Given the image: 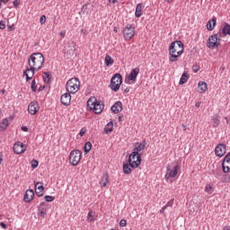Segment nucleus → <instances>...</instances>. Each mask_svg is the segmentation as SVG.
Returning <instances> with one entry per match:
<instances>
[{
    "label": "nucleus",
    "instance_id": "79ce46f5",
    "mask_svg": "<svg viewBox=\"0 0 230 230\" xmlns=\"http://www.w3.org/2000/svg\"><path fill=\"white\" fill-rule=\"evenodd\" d=\"M40 22V24H46V15H41Z\"/></svg>",
    "mask_w": 230,
    "mask_h": 230
},
{
    "label": "nucleus",
    "instance_id": "423d86ee",
    "mask_svg": "<svg viewBox=\"0 0 230 230\" xmlns=\"http://www.w3.org/2000/svg\"><path fill=\"white\" fill-rule=\"evenodd\" d=\"M121 84H123V77L121 74L117 73L113 75L111 79L110 88L111 91H114V93H118V90L121 87Z\"/></svg>",
    "mask_w": 230,
    "mask_h": 230
},
{
    "label": "nucleus",
    "instance_id": "37998d69",
    "mask_svg": "<svg viewBox=\"0 0 230 230\" xmlns=\"http://www.w3.org/2000/svg\"><path fill=\"white\" fill-rule=\"evenodd\" d=\"M19 4H21V2L19 0H14L13 1V6L14 8H17V6H19Z\"/></svg>",
    "mask_w": 230,
    "mask_h": 230
},
{
    "label": "nucleus",
    "instance_id": "cd10ccee",
    "mask_svg": "<svg viewBox=\"0 0 230 230\" xmlns=\"http://www.w3.org/2000/svg\"><path fill=\"white\" fill-rule=\"evenodd\" d=\"M222 35H224V37L230 35V25L229 23H226L225 26L222 29Z\"/></svg>",
    "mask_w": 230,
    "mask_h": 230
},
{
    "label": "nucleus",
    "instance_id": "4468645a",
    "mask_svg": "<svg viewBox=\"0 0 230 230\" xmlns=\"http://www.w3.org/2000/svg\"><path fill=\"white\" fill-rule=\"evenodd\" d=\"M146 146V144L145 142L143 143H136L134 145V149H133V154H136L137 155H141L140 153L143 152V150H145Z\"/></svg>",
    "mask_w": 230,
    "mask_h": 230
},
{
    "label": "nucleus",
    "instance_id": "72a5a7b5",
    "mask_svg": "<svg viewBox=\"0 0 230 230\" xmlns=\"http://www.w3.org/2000/svg\"><path fill=\"white\" fill-rule=\"evenodd\" d=\"M222 182H230V175L229 174H224L222 176Z\"/></svg>",
    "mask_w": 230,
    "mask_h": 230
},
{
    "label": "nucleus",
    "instance_id": "39448f33",
    "mask_svg": "<svg viewBox=\"0 0 230 230\" xmlns=\"http://www.w3.org/2000/svg\"><path fill=\"white\" fill-rule=\"evenodd\" d=\"M179 170H181V166L179 164H175L174 166L167 165L166 167V173H165V179L166 181H170V182H173V179L177 177L179 174Z\"/></svg>",
    "mask_w": 230,
    "mask_h": 230
},
{
    "label": "nucleus",
    "instance_id": "f8f14e48",
    "mask_svg": "<svg viewBox=\"0 0 230 230\" xmlns=\"http://www.w3.org/2000/svg\"><path fill=\"white\" fill-rule=\"evenodd\" d=\"M137 75H139V67L133 68L126 77V80H128V82H136V80H137Z\"/></svg>",
    "mask_w": 230,
    "mask_h": 230
},
{
    "label": "nucleus",
    "instance_id": "5fc2aeb1",
    "mask_svg": "<svg viewBox=\"0 0 230 230\" xmlns=\"http://www.w3.org/2000/svg\"><path fill=\"white\" fill-rule=\"evenodd\" d=\"M113 31L114 33H118V28L114 27Z\"/></svg>",
    "mask_w": 230,
    "mask_h": 230
},
{
    "label": "nucleus",
    "instance_id": "393cba45",
    "mask_svg": "<svg viewBox=\"0 0 230 230\" xmlns=\"http://www.w3.org/2000/svg\"><path fill=\"white\" fill-rule=\"evenodd\" d=\"M10 127V121H8V119H3L0 122V130H6Z\"/></svg>",
    "mask_w": 230,
    "mask_h": 230
},
{
    "label": "nucleus",
    "instance_id": "c756f323",
    "mask_svg": "<svg viewBox=\"0 0 230 230\" xmlns=\"http://www.w3.org/2000/svg\"><path fill=\"white\" fill-rule=\"evenodd\" d=\"M104 64L108 66H112V64H114V59H112L111 56H106L104 59Z\"/></svg>",
    "mask_w": 230,
    "mask_h": 230
},
{
    "label": "nucleus",
    "instance_id": "a878e982",
    "mask_svg": "<svg viewBox=\"0 0 230 230\" xmlns=\"http://www.w3.org/2000/svg\"><path fill=\"white\" fill-rule=\"evenodd\" d=\"M123 172L126 173V175H130V173H132V166H130V164H123Z\"/></svg>",
    "mask_w": 230,
    "mask_h": 230
},
{
    "label": "nucleus",
    "instance_id": "a18cd8bd",
    "mask_svg": "<svg viewBox=\"0 0 230 230\" xmlns=\"http://www.w3.org/2000/svg\"><path fill=\"white\" fill-rule=\"evenodd\" d=\"M168 206H170V202H168L166 204V206L163 207L162 209H161V213H164V209H166V208H168Z\"/></svg>",
    "mask_w": 230,
    "mask_h": 230
},
{
    "label": "nucleus",
    "instance_id": "ddd939ff",
    "mask_svg": "<svg viewBox=\"0 0 230 230\" xmlns=\"http://www.w3.org/2000/svg\"><path fill=\"white\" fill-rule=\"evenodd\" d=\"M226 145L219 144L215 148V154L217 157H224V155H226Z\"/></svg>",
    "mask_w": 230,
    "mask_h": 230
},
{
    "label": "nucleus",
    "instance_id": "bf43d9fd",
    "mask_svg": "<svg viewBox=\"0 0 230 230\" xmlns=\"http://www.w3.org/2000/svg\"><path fill=\"white\" fill-rule=\"evenodd\" d=\"M196 107H197V108L200 107V102H197V103H196Z\"/></svg>",
    "mask_w": 230,
    "mask_h": 230
},
{
    "label": "nucleus",
    "instance_id": "4be33fe9",
    "mask_svg": "<svg viewBox=\"0 0 230 230\" xmlns=\"http://www.w3.org/2000/svg\"><path fill=\"white\" fill-rule=\"evenodd\" d=\"M35 190H36V195H38V197H42V192L44 191V185L42 184V182L39 181L35 184Z\"/></svg>",
    "mask_w": 230,
    "mask_h": 230
},
{
    "label": "nucleus",
    "instance_id": "9d476101",
    "mask_svg": "<svg viewBox=\"0 0 230 230\" xmlns=\"http://www.w3.org/2000/svg\"><path fill=\"white\" fill-rule=\"evenodd\" d=\"M128 164L134 170H136V168H139V165L141 164V155L131 153L128 156Z\"/></svg>",
    "mask_w": 230,
    "mask_h": 230
},
{
    "label": "nucleus",
    "instance_id": "c03bdc74",
    "mask_svg": "<svg viewBox=\"0 0 230 230\" xmlns=\"http://www.w3.org/2000/svg\"><path fill=\"white\" fill-rule=\"evenodd\" d=\"M4 28H6L4 22H0V30H4Z\"/></svg>",
    "mask_w": 230,
    "mask_h": 230
},
{
    "label": "nucleus",
    "instance_id": "7ed1b4c3",
    "mask_svg": "<svg viewBox=\"0 0 230 230\" xmlns=\"http://www.w3.org/2000/svg\"><path fill=\"white\" fill-rule=\"evenodd\" d=\"M87 107L94 112V114H102V112H103V109H105L103 102L98 101L96 97H91L87 101Z\"/></svg>",
    "mask_w": 230,
    "mask_h": 230
},
{
    "label": "nucleus",
    "instance_id": "052dcab7",
    "mask_svg": "<svg viewBox=\"0 0 230 230\" xmlns=\"http://www.w3.org/2000/svg\"><path fill=\"white\" fill-rule=\"evenodd\" d=\"M167 3H172L173 0H165Z\"/></svg>",
    "mask_w": 230,
    "mask_h": 230
},
{
    "label": "nucleus",
    "instance_id": "ea45409f",
    "mask_svg": "<svg viewBox=\"0 0 230 230\" xmlns=\"http://www.w3.org/2000/svg\"><path fill=\"white\" fill-rule=\"evenodd\" d=\"M87 132V129L85 128H81L80 132H79V136L81 137H84V136H85V133Z\"/></svg>",
    "mask_w": 230,
    "mask_h": 230
},
{
    "label": "nucleus",
    "instance_id": "f3484780",
    "mask_svg": "<svg viewBox=\"0 0 230 230\" xmlns=\"http://www.w3.org/2000/svg\"><path fill=\"white\" fill-rule=\"evenodd\" d=\"M61 103L67 107L71 103V93H66L61 95Z\"/></svg>",
    "mask_w": 230,
    "mask_h": 230
},
{
    "label": "nucleus",
    "instance_id": "de8ad7c7",
    "mask_svg": "<svg viewBox=\"0 0 230 230\" xmlns=\"http://www.w3.org/2000/svg\"><path fill=\"white\" fill-rule=\"evenodd\" d=\"M22 130L23 132H28V127L22 126Z\"/></svg>",
    "mask_w": 230,
    "mask_h": 230
},
{
    "label": "nucleus",
    "instance_id": "a19ab883",
    "mask_svg": "<svg viewBox=\"0 0 230 230\" xmlns=\"http://www.w3.org/2000/svg\"><path fill=\"white\" fill-rule=\"evenodd\" d=\"M120 227H127V220L121 219L119 222Z\"/></svg>",
    "mask_w": 230,
    "mask_h": 230
},
{
    "label": "nucleus",
    "instance_id": "13d9d810",
    "mask_svg": "<svg viewBox=\"0 0 230 230\" xmlns=\"http://www.w3.org/2000/svg\"><path fill=\"white\" fill-rule=\"evenodd\" d=\"M1 93H2V94H4V93H6V90L3 89V90H1Z\"/></svg>",
    "mask_w": 230,
    "mask_h": 230
},
{
    "label": "nucleus",
    "instance_id": "aec40b11",
    "mask_svg": "<svg viewBox=\"0 0 230 230\" xmlns=\"http://www.w3.org/2000/svg\"><path fill=\"white\" fill-rule=\"evenodd\" d=\"M215 26H217V17L213 16L212 19L207 22V30H208V31H213Z\"/></svg>",
    "mask_w": 230,
    "mask_h": 230
},
{
    "label": "nucleus",
    "instance_id": "b1692460",
    "mask_svg": "<svg viewBox=\"0 0 230 230\" xmlns=\"http://www.w3.org/2000/svg\"><path fill=\"white\" fill-rule=\"evenodd\" d=\"M141 15H143V4H138L136 7L135 16L139 18Z\"/></svg>",
    "mask_w": 230,
    "mask_h": 230
},
{
    "label": "nucleus",
    "instance_id": "7c9ffc66",
    "mask_svg": "<svg viewBox=\"0 0 230 230\" xmlns=\"http://www.w3.org/2000/svg\"><path fill=\"white\" fill-rule=\"evenodd\" d=\"M91 148H93V144H91V142H86L84 147V153L89 154V152H91Z\"/></svg>",
    "mask_w": 230,
    "mask_h": 230
},
{
    "label": "nucleus",
    "instance_id": "6ab92c4d",
    "mask_svg": "<svg viewBox=\"0 0 230 230\" xmlns=\"http://www.w3.org/2000/svg\"><path fill=\"white\" fill-rule=\"evenodd\" d=\"M109 182H110L109 174L108 173L102 174L101 181L99 182L101 188H107V184H109Z\"/></svg>",
    "mask_w": 230,
    "mask_h": 230
},
{
    "label": "nucleus",
    "instance_id": "9b49d317",
    "mask_svg": "<svg viewBox=\"0 0 230 230\" xmlns=\"http://www.w3.org/2000/svg\"><path fill=\"white\" fill-rule=\"evenodd\" d=\"M13 152L14 154H16L17 155H21V154H24V152H26V146H24V144H22V142H16L13 145Z\"/></svg>",
    "mask_w": 230,
    "mask_h": 230
},
{
    "label": "nucleus",
    "instance_id": "0eeeda50",
    "mask_svg": "<svg viewBox=\"0 0 230 230\" xmlns=\"http://www.w3.org/2000/svg\"><path fill=\"white\" fill-rule=\"evenodd\" d=\"M80 161H82V151L78 149L71 151L69 155L70 164H72V166H78Z\"/></svg>",
    "mask_w": 230,
    "mask_h": 230
},
{
    "label": "nucleus",
    "instance_id": "f257e3e1",
    "mask_svg": "<svg viewBox=\"0 0 230 230\" xmlns=\"http://www.w3.org/2000/svg\"><path fill=\"white\" fill-rule=\"evenodd\" d=\"M28 66L23 72V76L26 77V81L31 80L35 76V71H40L44 66V55L40 52L33 53L29 57Z\"/></svg>",
    "mask_w": 230,
    "mask_h": 230
},
{
    "label": "nucleus",
    "instance_id": "8fccbe9b",
    "mask_svg": "<svg viewBox=\"0 0 230 230\" xmlns=\"http://www.w3.org/2000/svg\"><path fill=\"white\" fill-rule=\"evenodd\" d=\"M110 4H116V0H109Z\"/></svg>",
    "mask_w": 230,
    "mask_h": 230
},
{
    "label": "nucleus",
    "instance_id": "680f3d73",
    "mask_svg": "<svg viewBox=\"0 0 230 230\" xmlns=\"http://www.w3.org/2000/svg\"><path fill=\"white\" fill-rule=\"evenodd\" d=\"M9 30H12V26H9Z\"/></svg>",
    "mask_w": 230,
    "mask_h": 230
},
{
    "label": "nucleus",
    "instance_id": "58836bf2",
    "mask_svg": "<svg viewBox=\"0 0 230 230\" xmlns=\"http://www.w3.org/2000/svg\"><path fill=\"white\" fill-rule=\"evenodd\" d=\"M46 202H53L55 200V197L53 196H45Z\"/></svg>",
    "mask_w": 230,
    "mask_h": 230
},
{
    "label": "nucleus",
    "instance_id": "20e7f679",
    "mask_svg": "<svg viewBox=\"0 0 230 230\" xmlns=\"http://www.w3.org/2000/svg\"><path fill=\"white\" fill-rule=\"evenodd\" d=\"M66 91L70 94H75L80 91V80L76 77L69 79L66 83Z\"/></svg>",
    "mask_w": 230,
    "mask_h": 230
},
{
    "label": "nucleus",
    "instance_id": "1a4fd4ad",
    "mask_svg": "<svg viewBox=\"0 0 230 230\" xmlns=\"http://www.w3.org/2000/svg\"><path fill=\"white\" fill-rule=\"evenodd\" d=\"M124 40H130L136 35V28L132 24H128L122 31Z\"/></svg>",
    "mask_w": 230,
    "mask_h": 230
},
{
    "label": "nucleus",
    "instance_id": "2f4dec72",
    "mask_svg": "<svg viewBox=\"0 0 230 230\" xmlns=\"http://www.w3.org/2000/svg\"><path fill=\"white\" fill-rule=\"evenodd\" d=\"M69 49H65L66 55H74L75 54V47H68Z\"/></svg>",
    "mask_w": 230,
    "mask_h": 230
},
{
    "label": "nucleus",
    "instance_id": "f704fd0d",
    "mask_svg": "<svg viewBox=\"0 0 230 230\" xmlns=\"http://www.w3.org/2000/svg\"><path fill=\"white\" fill-rule=\"evenodd\" d=\"M31 89L33 93L37 91V83L35 82V80H32Z\"/></svg>",
    "mask_w": 230,
    "mask_h": 230
},
{
    "label": "nucleus",
    "instance_id": "f03ea898",
    "mask_svg": "<svg viewBox=\"0 0 230 230\" xmlns=\"http://www.w3.org/2000/svg\"><path fill=\"white\" fill-rule=\"evenodd\" d=\"M184 53V44L182 41H172L169 47V62H178Z\"/></svg>",
    "mask_w": 230,
    "mask_h": 230
},
{
    "label": "nucleus",
    "instance_id": "bb28decb",
    "mask_svg": "<svg viewBox=\"0 0 230 230\" xmlns=\"http://www.w3.org/2000/svg\"><path fill=\"white\" fill-rule=\"evenodd\" d=\"M114 128V124L112 122H109L105 127H104V132L105 134H111Z\"/></svg>",
    "mask_w": 230,
    "mask_h": 230
},
{
    "label": "nucleus",
    "instance_id": "c85d7f7f",
    "mask_svg": "<svg viewBox=\"0 0 230 230\" xmlns=\"http://www.w3.org/2000/svg\"><path fill=\"white\" fill-rule=\"evenodd\" d=\"M188 78H189L188 73H183L181 75V79H180L179 84L180 85H184V84H186V82H188Z\"/></svg>",
    "mask_w": 230,
    "mask_h": 230
},
{
    "label": "nucleus",
    "instance_id": "864d4df0",
    "mask_svg": "<svg viewBox=\"0 0 230 230\" xmlns=\"http://www.w3.org/2000/svg\"><path fill=\"white\" fill-rule=\"evenodd\" d=\"M124 93H130V89L126 88V89L124 90Z\"/></svg>",
    "mask_w": 230,
    "mask_h": 230
},
{
    "label": "nucleus",
    "instance_id": "4c0bfd02",
    "mask_svg": "<svg viewBox=\"0 0 230 230\" xmlns=\"http://www.w3.org/2000/svg\"><path fill=\"white\" fill-rule=\"evenodd\" d=\"M87 220H89V222H93V220H94V216L93 215V212H89V213H88Z\"/></svg>",
    "mask_w": 230,
    "mask_h": 230
},
{
    "label": "nucleus",
    "instance_id": "5701e85b",
    "mask_svg": "<svg viewBox=\"0 0 230 230\" xmlns=\"http://www.w3.org/2000/svg\"><path fill=\"white\" fill-rule=\"evenodd\" d=\"M48 214V207L46 206V204L41 203L40 207L39 208V215L40 217H46V215Z\"/></svg>",
    "mask_w": 230,
    "mask_h": 230
},
{
    "label": "nucleus",
    "instance_id": "e433bc0d",
    "mask_svg": "<svg viewBox=\"0 0 230 230\" xmlns=\"http://www.w3.org/2000/svg\"><path fill=\"white\" fill-rule=\"evenodd\" d=\"M43 80H44L45 84L49 83V74L43 73Z\"/></svg>",
    "mask_w": 230,
    "mask_h": 230
},
{
    "label": "nucleus",
    "instance_id": "a211bd4d",
    "mask_svg": "<svg viewBox=\"0 0 230 230\" xmlns=\"http://www.w3.org/2000/svg\"><path fill=\"white\" fill-rule=\"evenodd\" d=\"M34 197H35V192L33 191V190H27L24 194L23 200L24 202H31Z\"/></svg>",
    "mask_w": 230,
    "mask_h": 230
},
{
    "label": "nucleus",
    "instance_id": "c9c22d12",
    "mask_svg": "<svg viewBox=\"0 0 230 230\" xmlns=\"http://www.w3.org/2000/svg\"><path fill=\"white\" fill-rule=\"evenodd\" d=\"M31 168H33V170H35V168H37L39 166V161L33 159L31 162Z\"/></svg>",
    "mask_w": 230,
    "mask_h": 230
},
{
    "label": "nucleus",
    "instance_id": "473e14b6",
    "mask_svg": "<svg viewBox=\"0 0 230 230\" xmlns=\"http://www.w3.org/2000/svg\"><path fill=\"white\" fill-rule=\"evenodd\" d=\"M205 191L208 195H211V193H213V186H211V184H207L205 187Z\"/></svg>",
    "mask_w": 230,
    "mask_h": 230
},
{
    "label": "nucleus",
    "instance_id": "412c9836",
    "mask_svg": "<svg viewBox=\"0 0 230 230\" xmlns=\"http://www.w3.org/2000/svg\"><path fill=\"white\" fill-rule=\"evenodd\" d=\"M208 91V84L204 81H199L198 84V93L200 94L206 93Z\"/></svg>",
    "mask_w": 230,
    "mask_h": 230
},
{
    "label": "nucleus",
    "instance_id": "603ef678",
    "mask_svg": "<svg viewBox=\"0 0 230 230\" xmlns=\"http://www.w3.org/2000/svg\"><path fill=\"white\" fill-rule=\"evenodd\" d=\"M3 164V155H0V164Z\"/></svg>",
    "mask_w": 230,
    "mask_h": 230
},
{
    "label": "nucleus",
    "instance_id": "4d7b16f0",
    "mask_svg": "<svg viewBox=\"0 0 230 230\" xmlns=\"http://www.w3.org/2000/svg\"><path fill=\"white\" fill-rule=\"evenodd\" d=\"M1 1V3H8V1H10V0H0Z\"/></svg>",
    "mask_w": 230,
    "mask_h": 230
},
{
    "label": "nucleus",
    "instance_id": "6e6552de",
    "mask_svg": "<svg viewBox=\"0 0 230 230\" xmlns=\"http://www.w3.org/2000/svg\"><path fill=\"white\" fill-rule=\"evenodd\" d=\"M220 37H222V34H213L211 36H209L208 42H207V46L208 48H209V49H214V48H218V46H220V42H221V39Z\"/></svg>",
    "mask_w": 230,
    "mask_h": 230
},
{
    "label": "nucleus",
    "instance_id": "dca6fc26",
    "mask_svg": "<svg viewBox=\"0 0 230 230\" xmlns=\"http://www.w3.org/2000/svg\"><path fill=\"white\" fill-rule=\"evenodd\" d=\"M111 109L113 114H118L123 111V103L121 102H117Z\"/></svg>",
    "mask_w": 230,
    "mask_h": 230
},
{
    "label": "nucleus",
    "instance_id": "6e6d98bb",
    "mask_svg": "<svg viewBox=\"0 0 230 230\" xmlns=\"http://www.w3.org/2000/svg\"><path fill=\"white\" fill-rule=\"evenodd\" d=\"M181 127H182L184 132H186V125L183 124Z\"/></svg>",
    "mask_w": 230,
    "mask_h": 230
},
{
    "label": "nucleus",
    "instance_id": "3c124183",
    "mask_svg": "<svg viewBox=\"0 0 230 230\" xmlns=\"http://www.w3.org/2000/svg\"><path fill=\"white\" fill-rule=\"evenodd\" d=\"M223 230H230V226H226L223 228Z\"/></svg>",
    "mask_w": 230,
    "mask_h": 230
},
{
    "label": "nucleus",
    "instance_id": "09e8293b",
    "mask_svg": "<svg viewBox=\"0 0 230 230\" xmlns=\"http://www.w3.org/2000/svg\"><path fill=\"white\" fill-rule=\"evenodd\" d=\"M59 35L62 39H64V37H66V31H61Z\"/></svg>",
    "mask_w": 230,
    "mask_h": 230
},
{
    "label": "nucleus",
    "instance_id": "49530a36",
    "mask_svg": "<svg viewBox=\"0 0 230 230\" xmlns=\"http://www.w3.org/2000/svg\"><path fill=\"white\" fill-rule=\"evenodd\" d=\"M0 226H1V227H2L3 229H7L6 224L1 222V223H0Z\"/></svg>",
    "mask_w": 230,
    "mask_h": 230
},
{
    "label": "nucleus",
    "instance_id": "2eb2a0df",
    "mask_svg": "<svg viewBox=\"0 0 230 230\" xmlns=\"http://www.w3.org/2000/svg\"><path fill=\"white\" fill-rule=\"evenodd\" d=\"M39 103L35 102H31L29 106H28V111L29 113L31 114L32 116H35V114H37V112H39Z\"/></svg>",
    "mask_w": 230,
    "mask_h": 230
}]
</instances>
